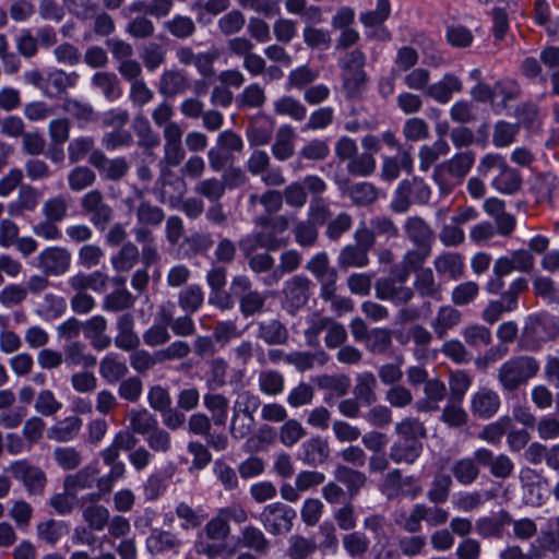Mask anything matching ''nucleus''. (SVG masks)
I'll list each match as a JSON object with an SVG mask.
<instances>
[{
    "label": "nucleus",
    "instance_id": "f257e3e1",
    "mask_svg": "<svg viewBox=\"0 0 559 559\" xmlns=\"http://www.w3.org/2000/svg\"><path fill=\"white\" fill-rule=\"evenodd\" d=\"M477 171L483 177H488L496 171L491 187L502 194L512 195L522 188L523 178L520 171L511 167L506 158L498 153L484 155L479 160Z\"/></svg>",
    "mask_w": 559,
    "mask_h": 559
},
{
    "label": "nucleus",
    "instance_id": "f03ea898",
    "mask_svg": "<svg viewBox=\"0 0 559 559\" xmlns=\"http://www.w3.org/2000/svg\"><path fill=\"white\" fill-rule=\"evenodd\" d=\"M540 369L539 361L528 355L513 356L497 370V381L503 392H514L535 378Z\"/></svg>",
    "mask_w": 559,
    "mask_h": 559
},
{
    "label": "nucleus",
    "instance_id": "7ed1b4c3",
    "mask_svg": "<svg viewBox=\"0 0 559 559\" xmlns=\"http://www.w3.org/2000/svg\"><path fill=\"white\" fill-rule=\"evenodd\" d=\"M431 188L420 177L402 180L390 203V209L394 213H406L409 207L415 205H427L431 199Z\"/></svg>",
    "mask_w": 559,
    "mask_h": 559
},
{
    "label": "nucleus",
    "instance_id": "20e7f679",
    "mask_svg": "<svg viewBox=\"0 0 559 559\" xmlns=\"http://www.w3.org/2000/svg\"><path fill=\"white\" fill-rule=\"evenodd\" d=\"M366 55L360 49H354L345 55L340 67L343 71V90L347 98L358 97L367 82L365 71Z\"/></svg>",
    "mask_w": 559,
    "mask_h": 559
},
{
    "label": "nucleus",
    "instance_id": "39448f33",
    "mask_svg": "<svg viewBox=\"0 0 559 559\" xmlns=\"http://www.w3.org/2000/svg\"><path fill=\"white\" fill-rule=\"evenodd\" d=\"M262 239V249L266 251H276L284 248L289 242L286 231L289 228V219L286 215H261L253 221Z\"/></svg>",
    "mask_w": 559,
    "mask_h": 559
},
{
    "label": "nucleus",
    "instance_id": "423d86ee",
    "mask_svg": "<svg viewBox=\"0 0 559 559\" xmlns=\"http://www.w3.org/2000/svg\"><path fill=\"white\" fill-rule=\"evenodd\" d=\"M407 281L406 273H401L399 266H395L390 276L380 277L376 281V297L381 300H389L394 305H406L415 295L414 289L406 285Z\"/></svg>",
    "mask_w": 559,
    "mask_h": 559
},
{
    "label": "nucleus",
    "instance_id": "0eeeda50",
    "mask_svg": "<svg viewBox=\"0 0 559 559\" xmlns=\"http://www.w3.org/2000/svg\"><path fill=\"white\" fill-rule=\"evenodd\" d=\"M183 130L177 123H168L163 128V157L159 159L158 169H163L164 176H169L168 168L179 166L186 156V150L182 145Z\"/></svg>",
    "mask_w": 559,
    "mask_h": 559
},
{
    "label": "nucleus",
    "instance_id": "6e6552de",
    "mask_svg": "<svg viewBox=\"0 0 559 559\" xmlns=\"http://www.w3.org/2000/svg\"><path fill=\"white\" fill-rule=\"evenodd\" d=\"M380 490L389 500L401 496L415 499L423 492V487L415 476H403L400 468H392L384 474Z\"/></svg>",
    "mask_w": 559,
    "mask_h": 559
},
{
    "label": "nucleus",
    "instance_id": "1a4fd4ad",
    "mask_svg": "<svg viewBox=\"0 0 559 559\" xmlns=\"http://www.w3.org/2000/svg\"><path fill=\"white\" fill-rule=\"evenodd\" d=\"M296 511L283 503L273 502L263 508L258 519L271 535H284L293 528Z\"/></svg>",
    "mask_w": 559,
    "mask_h": 559
},
{
    "label": "nucleus",
    "instance_id": "9d476101",
    "mask_svg": "<svg viewBox=\"0 0 559 559\" xmlns=\"http://www.w3.org/2000/svg\"><path fill=\"white\" fill-rule=\"evenodd\" d=\"M310 280L304 275H295L286 281L283 288V309L295 316L304 308L310 298Z\"/></svg>",
    "mask_w": 559,
    "mask_h": 559
},
{
    "label": "nucleus",
    "instance_id": "9b49d317",
    "mask_svg": "<svg viewBox=\"0 0 559 559\" xmlns=\"http://www.w3.org/2000/svg\"><path fill=\"white\" fill-rule=\"evenodd\" d=\"M8 471L15 479L23 483L31 495H38L43 492L46 484V476L40 468L29 465L24 460H20L13 462L8 467Z\"/></svg>",
    "mask_w": 559,
    "mask_h": 559
},
{
    "label": "nucleus",
    "instance_id": "f8f14e48",
    "mask_svg": "<svg viewBox=\"0 0 559 559\" xmlns=\"http://www.w3.org/2000/svg\"><path fill=\"white\" fill-rule=\"evenodd\" d=\"M331 454L329 441L317 435L312 436L300 445L297 454L298 460L304 464L317 467L328 462Z\"/></svg>",
    "mask_w": 559,
    "mask_h": 559
},
{
    "label": "nucleus",
    "instance_id": "ddd939ff",
    "mask_svg": "<svg viewBox=\"0 0 559 559\" xmlns=\"http://www.w3.org/2000/svg\"><path fill=\"white\" fill-rule=\"evenodd\" d=\"M500 406V395L489 388H479L471 397V413L479 419L493 417L499 412Z\"/></svg>",
    "mask_w": 559,
    "mask_h": 559
},
{
    "label": "nucleus",
    "instance_id": "4468645a",
    "mask_svg": "<svg viewBox=\"0 0 559 559\" xmlns=\"http://www.w3.org/2000/svg\"><path fill=\"white\" fill-rule=\"evenodd\" d=\"M474 457L478 465L488 467L490 474L496 478H508L514 469L513 461L507 454L495 455L486 448H479L474 452Z\"/></svg>",
    "mask_w": 559,
    "mask_h": 559
},
{
    "label": "nucleus",
    "instance_id": "2eb2a0df",
    "mask_svg": "<svg viewBox=\"0 0 559 559\" xmlns=\"http://www.w3.org/2000/svg\"><path fill=\"white\" fill-rule=\"evenodd\" d=\"M182 540L177 534L162 528H153L145 539V548L152 556H160L167 552L178 554Z\"/></svg>",
    "mask_w": 559,
    "mask_h": 559
},
{
    "label": "nucleus",
    "instance_id": "dca6fc26",
    "mask_svg": "<svg viewBox=\"0 0 559 559\" xmlns=\"http://www.w3.org/2000/svg\"><path fill=\"white\" fill-rule=\"evenodd\" d=\"M106 326L107 321L103 316H94L85 322H80L72 318V335L83 332L84 336L90 338L98 349L109 345V338L103 336Z\"/></svg>",
    "mask_w": 559,
    "mask_h": 559
},
{
    "label": "nucleus",
    "instance_id": "f3484780",
    "mask_svg": "<svg viewBox=\"0 0 559 559\" xmlns=\"http://www.w3.org/2000/svg\"><path fill=\"white\" fill-rule=\"evenodd\" d=\"M462 90V80L453 73H445L438 82L430 84L425 90V95L439 104H447L452 99L454 93H460Z\"/></svg>",
    "mask_w": 559,
    "mask_h": 559
},
{
    "label": "nucleus",
    "instance_id": "a211bd4d",
    "mask_svg": "<svg viewBox=\"0 0 559 559\" xmlns=\"http://www.w3.org/2000/svg\"><path fill=\"white\" fill-rule=\"evenodd\" d=\"M115 345L121 350L131 352L140 346V337L134 331V319L130 313L121 314L117 320Z\"/></svg>",
    "mask_w": 559,
    "mask_h": 559
},
{
    "label": "nucleus",
    "instance_id": "6ab92c4d",
    "mask_svg": "<svg viewBox=\"0 0 559 559\" xmlns=\"http://www.w3.org/2000/svg\"><path fill=\"white\" fill-rule=\"evenodd\" d=\"M492 93V109L495 112L501 114L508 107L509 102L520 97L521 86L515 80L506 78L495 83Z\"/></svg>",
    "mask_w": 559,
    "mask_h": 559
},
{
    "label": "nucleus",
    "instance_id": "aec40b11",
    "mask_svg": "<svg viewBox=\"0 0 559 559\" xmlns=\"http://www.w3.org/2000/svg\"><path fill=\"white\" fill-rule=\"evenodd\" d=\"M462 320V313L453 306L447 305L439 307L436 316L430 322V326L440 340L444 338L450 330L456 328Z\"/></svg>",
    "mask_w": 559,
    "mask_h": 559
},
{
    "label": "nucleus",
    "instance_id": "412c9836",
    "mask_svg": "<svg viewBox=\"0 0 559 559\" xmlns=\"http://www.w3.org/2000/svg\"><path fill=\"white\" fill-rule=\"evenodd\" d=\"M39 264L47 274L60 275L69 267L70 254L63 248H48L39 254Z\"/></svg>",
    "mask_w": 559,
    "mask_h": 559
},
{
    "label": "nucleus",
    "instance_id": "4be33fe9",
    "mask_svg": "<svg viewBox=\"0 0 559 559\" xmlns=\"http://www.w3.org/2000/svg\"><path fill=\"white\" fill-rule=\"evenodd\" d=\"M433 266L440 277L456 281L464 275L465 264L463 257L456 252H448L437 257Z\"/></svg>",
    "mask_w": 559,
    "mask_h": 559
},
{
    "label": "nucleus",
    "instance_id": "5701e85b",
    "mask_svg": "<svg viewBox=\"0 0 559 559\" xmlns=\"http://www.w3.org/2000/svg\"><path fill=\"white\" fill-rule=\"evenodd\" d=\"M404 231L406 238L415 246L430 247L433 231L429 224L420 216H411L405 221Z\"/></svg>",
    "mask_w": 559,
    "mask_h": 559
},
{
    "label": "nucleus",
    "instance_id": "b1692460",
    "mask_svg": "<svg viewBox=\"0 0 559 559\" xmlns=\"http://www.w3.org/2000/svg\"><path fill=\"white\" fill-rule=\"evenodd\" d=\"M330 356L322 349L316 352H290L285 357V362L294 366L298 371L305 372L314 368L322 367L328 364Z\"/></svg>",
    "mask_w": 559,
    "mask_h": 559
},
{
    "label": "nucleus",
    "instance_id": "393cba45",
    "mask_svg": "<svg viewBox=\"0 0 559 559\" xmlns=\"http://www.w3.org/2000/svg\"><path fill=\"white\" fill-rule=\"evenodd\" d=\"M423 444L395 439L389 447L390 459L396 465H413L423 453Z\"/></svg>",
    "mask_w": 559,
    "mask_h": 559
},
{
    "label": "nucleus",
    "instance_id": "a878e982",
    "mask_svg": "<svg viewBox=\"0 0 559 559\" xmlns=\"http://www.w3.org/2000/svg\"><path fill=\"white\" fill-rule=\"evenodd\" d=\"M295 132L292 126H281L275 134L274 143L272 144L271 152L275 159L285 162L289 159L295 153Z\"/></svg>",
    "mask_w": 559,
    "mask_h": 559
},
{
    "label": "nucleus",
    "instance_id": "bb28decb",
    "mask_svg": "<svg viewBox=\"0 0 559 559\" xmlns=\"http://www.w3.org/2000/svg\"><path fill=\"white\" fill-rule=\"evenodd\" d=\"M396 439L411 442L414 444H423L427 430L424 423L415 417H405L394 426Z\"/></svg>",
    "mask_w": 559,
    "mask_h": 559
},
{
    "label": "nucleus",
    "instance_id": "cd10ccee",
    "mask_svg": "<svg viewBox=\"0 0 559 559\" xmlns=\"http://www.w3.org/2000/svg\"><path fill=\"white\" fill-rule=\"evenodd\" d=\"M189 88V80L181 70H166L159 79L158 91L166 97L183 94Z\"/></svg>",
    "mask_w": 559,
    "mask_h": 559
},
{
    "label": "nucleus",
    "instance_id": "c85d7f7f",
    "mask_svg": "<svg viewBox=\"0 0 559 559\" xmlns=\"http://www.w3.org/2000/svg\"><path fill=\"white\" fill-rule=\"evenodd\" d=\"M238 544L262 556L267 555L271 549V542L260 528L253 525H246L240 530Z\"/></svg>",
    "mask_w": 559,
    "mask_h": 559
},
{
    "label": "nucleus",
    "instance_id": "c756f323",
    "mask_svg": "<svg viewBox=\"0 0 559 559\" xmlns=\"http://www.w3.org/2000/svg\"><path fill=\"white\" fill-rule=\"evenodd\" d=\"M425 397L419 400L416 407L419 412H436L439 403L447 394L445 384L439 380H428L424 386Z\"/></svg>",
    "mask_w": 559,
    "mask_h": 559
},
{
    "label": "nucleus",
    "instance_id": "7c9ffc66",
    "mask_svg": "<svg viewBox=\"0 0 559 559\" xmlns=\"http://www.w3.org/2000/svg\"><path fill=\"white\" fill-rule=\"evenodd\" d=\"M318 550L317 542L300 534H293L287 539L285 555L288 559H310Z\"/></svg>",
    "mask_w": 559,
    "mask_h": 559
},
{
    "label": "nucleus",
    "instance_id": "2f4dec72",
    "mask_svg": "<svg viewBox=\"0 0 559 559\" xmlns=\"http://www.w3.org/2000/svg\"><path fill=\"white\" fill-rule=\"evenodd\" d=\"M369 262L368 252L365 248L357 245H346L343 247L336 259V263L341 270L366 267Z\"/></svg>",
    "mask_w": 559,
    "mask_h": 559
},
{
    "label": "nucleus",
    "instance_id": "473e14b6",
    "mask_svg": "<svg viewBox=\"0 0 559 559\" xmlns=\"http://www.w3.org/2000/svg\"><path fill=\"white\" fill-rule=\"evenodd\" d=\"M163 29L174 38L185 40L195 34L197 25L191 16L175 14L163 23Z\"/></svg>",
    "mask_w": 559,
    "mask_h": 559
},
{
    "label": "nucleus",
    "instance_id": "72a5a7b5",
    "mask_svg": "<svg viewBox=\"0 0 559 559\" xmlns=\"http://www.w3.org/2000/svg\"><path fill=\"white\" fill-rule=\"evenodd\" d=\"M450 145L448 142L439 138L431 144H424L419 147V169L424 173L428 171L430 167L441 157L448 155Z\"/></svg>",
    "mask_w": 559,
    "mask_h": 559
},
{
    "label": "nucleus",
    "instance_id": "f704fd0d",
    "mask_svg": "<svg viewBox=\"0 0 559 559\" xmlns=\"http://www.w3.org/2000/svg\"><path fill=\"white\" fill-rule=\"evenodd\" d=\"M257 326V337L269 345L284 344L288 338L287 329L278 320L260 321Z\"/></svg>",
    "mask_w": 559,
    "mask_h": 559
},
{
    "label": "nucleus",
    "instance_id": "c9c22d12",
    "mask_svg": "<svg viewBox=\"0 0 559 559\" xmlns=\"http://www.w3.org/2000/svg\"><path fill=\"white\" fill-rule=\"evenodd\" d=\"M169 176L159 169V177L157 179V186L159 187V201L166 202L173 199L179 198L185 193V183L182 179L168 168Z\"/></svg>",
    "mask_w": 559,
    "mask_h": 559
},
{
    "label": "nucleus",
    "instance_id": "e433bc0d",
    "mask_svg": "<svg viewBox=\"0 0 559 559\" xmlns=\"http://www.w3.org/2000/svg\"><path fill=\"white\" fill-rule=\"evenodd\" d=\"M415 274L414 287L419 296L441 300V285L437 283L432 270L430 267H426Z\"/></svg>",
    "mask_w": 559,
    "mask_h": 559
},
{
    "label": "nucleus",
    "instance_id": "4c0bfd02",
    "mask_svg": "<svg viewBox=\"0 0 559 559\" xmlns=\"http://www.w3.org/2000/svg\"><path fill=\"white\" fill-rule=\"evenodd\" d=\"M129 372L126 361L115 354L106 355L99 364V373L105 381L115 384L122 380Z\"/></svg>",
    "mask_w": 559,
    "mask_h": 559
},
{
    "label": "nucleus",
    "instance_id": "58836bf2",
    "mask_svg": "<svg viewBox=\"0 0 559 559\" xmlns=\"http://www.w3.org/2000/svg\"><path fill=\"white\" fill-rule=\"evenodd\" d=\"M335 478L342 483L350 497L358 495L360 489L367 483L365 473L358 469L350 468L346 465H338L334 472Z\"/></svg>",
    "mask_w": 559,
    "mask_h": 559
},
{
    "label": "nucleus",
    "instance_id": "ea45409f",
    "mask_svg": "<svg viewBox=\"0 0 559 559\" xmlns=\"http://www.w3.org/2000/svg\"><path fill=\"white\" fill-rule=\"evenodd\" d=\"M205 408L212 414V420L216 426H225L228 417L229 401L219 393H206L203 396Z\"/></svg>",
    "mask_w": 559,
    "mask_h": 559
},
{
    "label": "nucleus",
    "instance_id": "a19ab883",
    "mask_svg": "<svg viewBox=\"0 0 559 559\" xmlns=\"http://www.w3.org/2000/svg\"><path fill=\"white\" fill-rule=\"evenodd\" d=\"M292 233L296 243L301 248L314 247L319 239L318 226L309 218L297 219Z\"/></svg>",
    "mask_w": 559,
    "mask_h": 559
},
{
    "label": "nucleus",
    "instance_id": "79ce46f5",
    "mask_svg": "<svg viewBox=\"0 0 559 559\" xmlns=\"http://www.w3.org/2000/svg\"><path fill=\"white\" fill-rule=\"evenodd\" d=\"M430 247L423 246H416V249L406 251L402 258L401 264L397 265L399 271L401 273H406V276L409 277L411 273H417L424 270L425 267H423V264L430 255Z\"/></svg>",
    "mask_w": 559,
    "mask_h": 559
},
{
    "label": "nucleus",
    "instance_id": "37998d69",
    "mask_svg": "<svg viewBox=\"0 0 559 559\" xmlns=\"http://www.w3.org/2000/svg\"><path fill=\"white\" fill-rule=\"evenodd\" d=\"M451 487L452 478L450 475L441 472L436 473L427 491V498L430 503H445L449 499Z\"/></svg>",
    "mask_w": 559,
    "mask_h": 559
},
{
    "label": "nucleus",
    "instance_id": "c03bdc74",
    "mask_svg": "<svg viewBox=\"0 0 559 559\" xmlns=\"http://www.w3.org/2000/svg\"><path fill=\"white\" fill-rule=\"evenodd\" d=\"M265 102L266 95L264 88L259 83L249 84L235 98L236 106L241 110L260 108Z\"/></svg>",
    "mask_w": 559,
    "mask_h": 559
},
{
    "label": "nucleus",
    "instance_id": "a18cd8bd",
    "mask_svg": "<svg viewBox=\"0 0 559 559\" xmlns=\"http://www.w3.org/2000/svg\"><path fill=\"white\" fill-rule=\"evenodd\" d=\"M258 386L260 392L269 396H276L285 389L283 373L273 369H264L258 374Z\"/></svg>",
    "mask_w": 559,
    "mask_h": 559
},
{
    "label": "nucleus",
    "instance_id": "49530a36",
    "mask_svg": "<svg viewBox=\"0 0 559 559\" xmlns=\"http://www.w3.org/2000/svg\"><path fill=\"white\" fill-rule=\"evenodd\" d=\"M342 543L344 550L353 559H364L370 547L369 537L360 531L345 534Z\"/></svg>",
    "mask_w": 559,
    "mask_h": 559
},
{
    "label": "nucleus",
    "instance_id": "de8ad7c7",
    "mask_svg": "<svg viewBox=\"0 0 559 559\" xmlns=\"http://www.w3.org/2000/svg\"><path fill=\"white\" fill-rule=\"evenodd\" d=\"M376 386L377 380L373 373L362 372L358 374L354 386L355 399L368 406L373 404L377 401Z\"/></svg>",
    "mask_w": 559,
    "mask_h": 559
},
{
    "label": "nucleus",
    "instance_id": "09e8293b",
    "mask_svg": "<svg viewBox=\"0 0 559 559\" xmlns=\"http://www.w3.org/2000/svg\"><path fill=\"white\" fill-rule=\"evenodd\" d=\"M204 302V292L198 284H192L180 290L178 304L188 314L195 313Z\"/></svg>",
    "mask_w": 559,
    "mask_h": 559
},
{
    "label": "nucleus",
    "instance_id": "8fccbe9b",
    "mask_svg": "<svg viewBox=\"0 0 559 559\" xmlns=\"http://www.w3.org/2000/svg\"><path fill=\"white\" fill-rule=\"evenodd\" d=\"M475 457H463L455 461L451 467L454 478L463 486L473 484L479 476Z\"/></svg>",
    "mask_w": 559,
    "mask_h": 559
},
{
    "label": "nucleus",
    "instance_id": "3c124183",
    "mask_svg": "<svg viewBox=\"0 0 559 559\" xmlns=\"http://www.w3.org/2000/svg\"><path fill=\"white\" fill-rule=\"evenodd\" d=\"M534 190L538 201L550 202L559 191V177L550 171L538 174L534 180Z\"/></svg>",
    "mask_w": 559,
    "mask_h": 559
},
{
    "label": "nucleus",
    "instance_id": "603ef678",
    "mask_svg": "<svg viewBox=\"0 0 559 559\" xmlns=\"http://www.w3.org/2000/svg\"><path fill=\"white\" fill-rule=\"evenodd\" d=\"M317 384L331 396L341 397L348 393L350 379L346 374H322L318 377Z\"/></svg>",
    "mask_w": 559,
    "mask_h": 559
},
{
    "label": "nucleus",
    "instance_id": "864d4df0",
    "mask_svg": "<svg viewBox=\"0 0 559 559\" xmlns=\"http://www.w3.org/2000/svg\"><path fill=\"white\" fill-rule=\"evenodd\" d=\"M128 418L130 429L138 435L147 436L158 426L157 419L147 409H132Z\"/></svg>",
    "mask_w": 559,
    "mask_h": 559
},
{
    "label": "nucleus",
    "instance_id": "5fc2aeb1",
    "mask_svg": "<svg viewBox=\"0 0 559 559\" xmlns=\"http://www.w3.org/2000/svg\"><path fill=\"white\" fill-rule=\"evenodd\" d=\"M474 162L475 153L473 151H464L441 163V165L452 173L454 177L463 181L472 169Z\"/></svg>",
    "mask_w": 559,
    "mask_h": 559
},
{
    "label": "nucleus",
    "instance_id": "6e6d98bb",
    "mask_svg": "<svg viewBox=\"0 0 559 559\" xmlns=\"http://www.w3.org/2000/svg\"><path fill=\"white\" fill-rule=\"evenodd\" d=\"M139 249L133 242L124 243L117 254L111 257V264L117 272H129L138 263Z\"/></svg>",
    "mask_w": 559,
    "mask_h": 559
},
{
    "label": "nucleus",
    "instance_id": "4d7b16f0",
    "mask_svg": "<svg viewBox=\"0 0 559 559\" xmlns=\"http://www.w3.org/2000/svg\"><path fill=\"white\" fill-rule=\"evenodd\" d=\"M274 111L280 116H287L295 121H302L307 116L305 105L292 96H283L275 100Z\"/></svg>",
    "mask_w": 559,
    "mask_h": 559
},
{
    "label": "nucleus",
    "instance_id": "13d9d810",
    "mask_svg": "<svg viewBox=\"0 0 559 559\" xmlns=\"http://www.w3.org/2000/svg\"><path fill=\"white\" fill-rule=\"evenodd\" d=\"M134 132L138 136V145L142 148L150 150L159 145L160 139L155 132L145 117H136L133 123Z\"/></svg>",
    "mask_w": 559,
    "mask_h": 559
},
{
    "label": "nucleus",
    "instance_id": "bf43d9fd",
    "mask_svg": "<svg viewBox=\"0 0 559 559\" xmlns=\"http://www.w3.org/2000/svg\"><path fill=\"white\" fill-rule=\"evenodd\" d=\"M131 352L129 356L130 366L138 373H146L156 365H162L157 350L150 353L146 349L138 347Z\"/></svg>",
    "mask_w": 559,
    "mask_h": 559
},
{
    "label": "nucleus",
    "instance_id": "052dcab7",
    "mask_svg": "<svg viewBox=\"0 0 559 559\" xmlns=\"http://www.w3.org/2000/svg\"><path fill=\"white\" fill-rule=\"evenodd\" d=\"M347 195L355 205H370L378 199V190L370 182H357L347 189Z\"/></svg>",
    "mask_w": 559,
    "mask_h": 559
},
{
    "label": "nucleus",
    "instance_id": "680f3d73",
    "mask_svg": "<svg viewBox=\"0 0 559 559\" xmlns=\"http://www.w3.org/2000/svg\"><path fill=\"white\" fill-rule=\"evenodd\" d=\"M534 294L547 304L559 305V284L547 276H537L533 284Z\"/></svg>",
    "mask_w": 559,
    "mask_h": 559
},
{
    "label": "nucleus",
    "instance_id": "e2e57ef3",
    "mask_svg": "<svg viewBox=\"0 0 559 559\" xmlns=\"http://www.w3.org/2000/svg\"><path fill=\"white\" fill-rule=\"evenodd\" d=\"M397 548L405 557L421 556L427 548V538L425 535L416 533L404 535L397 539Z\"/></svg>",
    "mask_w": 559,
    "mask_h": 559
},
{
    "label": "nucleus",
    "instance_id": "0e129e2a",
    "mask_svg": "<svg viewBox=\"0 0 559 559\" xmlns=\"http://www.w3.org/2000/svg\"><path fill=\"white\" fill-rule=\"evenodd\" d=\"M519 132L520 126L518 123L499 120L493 127L492 144L496 147H507L514 142Z\"/></svg>",
    "mask_w": 559,
    "mask_h": 559
},
{
    "label": "nucleus",
    "instance_id": "69168bd1",
    "mask_svg": "<svg viewBox=\"0 0 559 559\" xmlns=\"http://www.w3.org/2000/svg\"><path fill=\"white\" fill-rule=\"evenodd\" d=\"M260 406V397L253 392L245 390L237 394L233 407V414H239L251 419V417H254V413Z\"/></svg>",
    "mask_w": 559,
    "mask_h": 559
},
{
    "label": "nucleus",
    "instance_id": "338daca9",
    "mask_svg": "<svg viewBox=\"0 0 559 559\" xmlns=\"http://www.w3.org/2000/svg\"><path fill=\"white\" fill-rule=\"evenodd\" d=\"M376 158L371 153L356 154L346 165L349 175L356 177H368L376 170Z\"/></svg>",
    "mask_w": 559,
    "mask_h": 559
},
{
    "label": "nucleus",
    "instance_id": "774afa93",
    "mask_svg": "<svg viewBox=\"0 0 559 559\" xmlns=\"http://www.w3.org/2000/svg\"><path fill=\"white\" fill-rule=\"evenodd\" d=\"M307 431L297 419H286L280 427L278 439L286 448H292L297 444Z\"/></svg>",
    "mask_w": 559,
    "mask_h": 559
}]
</instances>
